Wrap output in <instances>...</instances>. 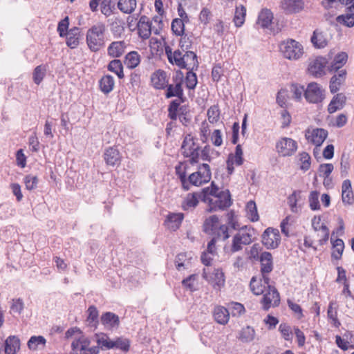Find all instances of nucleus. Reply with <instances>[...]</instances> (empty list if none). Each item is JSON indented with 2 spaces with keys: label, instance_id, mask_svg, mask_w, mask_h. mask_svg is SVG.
Segmentation results:
<instances>
[{
  "label": "nucleus",
  "instance_id": "f257e3e1",
  "mask_svg": "<svg viewBox=\"0 0 354 354\" xmlns=\"http://www.w3.org/2000/svg\"><path fill=\"white\" fill-rule=\"evenodd\" d=\"M105 32L106 26L102 22L93 25L87 30L86 44L92 52L98 51L104 45Z\"/></svg>",
  "mask_w": 354,
  "mask_h": 354
},
{
  "label": "nucleus",
  "instance_id": "f03ea898",
  "mask_svg": "<svg viewBox=\"0 0 354 354\" xmlns=\"http://www.w3.org/2000/svg\"><path fill=\"white\" fill-rule=\"evenodd\" d=\"M219 223V218L217 215H212L209 217L205 218L203 223V232L209 235H213L214 236L208 242L207 246V253L212 255L216 254V243L217 239L221 237V233L219 232H215L217 228V224Z\"/></svg>",
  "mask_w": 354,
  "mask_h": 354
},
{
  "label": "nucleus",
  "instance_id": "7ed1b4c3",
  "mask_svg": "<svg viewBox=\"0 0 354 354\" xmlns=\"http://www.w3.org/2000/svg\"><path fill=\"white\" fill-rule=\"evenodd\" d=\"M214 197L216 198V200L210 198L207 201L206 203L209 205L208 209H207L208 212H214L218 209L225 210L233 203L231 193L228 189L221 191L220 194Z\"/></svg>",
  "mask_w": 354,
  "mask_h": 354
},
{
  "label": "nucleus",
  "instance_id": "20e7f679",
  "mask_svg": "<svg viewBox=\"0 0 354 354\" xmlns=\"http://www.w3.org/2000/svg\"><path fill=\"white\" fill-rule=\"evenodd\" d=\"M280 50L288 59H298L303 54V47L297 41L290 39L281 43Z\"/></svg>",
  "mask_w": 354,
  "mask_h": 354
},
{
  "label": "nucleus",
  "instance_id": "39448f33",
  "mask_svg": "<svg viewBox=\"0 0 354 354\" xmlns=\"http://www.w3.org/2000/svg\"><path fill=\"white\" fill-rule=\"evenodd\" d=\"M325 91L317 82H310L304 92L306 100L311 104L321 103L325 98Z\"/></svg>",
  "mask_w": 354,
  "mask_h": 354
},
{
  "label": "nucleus",
  "instance_id": "423d86ee",
  "mask_svg": "<svg viewBox=\"0 0 354 354\" xmlns=\"http://www.w3.org/2000/svg\"><path fill=\"white\" fill-rule=\"evenodd\" d=\"M261 243L268 250L276 249L281 243V235L277 228L269 227L261 235Z\"/></svg>",
  "mask_w": 354,
  "mask_h": 354
},
{
  "label": "nucleus",
  "instance_id": "0eeeda50",
  "mask_svg": "<svg viewBox=\"0 0 354 354\" xmlns=\"http://www.w3.org/2000/svg\"><path fill=\"white\" fill-rule=\"evenodd\" d=\"M297 142L292 138L283 137L276 143V149L279 156H291L297 151Z\"/></svg>",
  "mask_w": 354,
  "mask_h": 354
},
{
  "label": "nucleus",
  "instance_id": "6e6552de",
  "mask_svg": "<svg viewBox=\"0 0 354 354\" xmlns=\"http://www.w3.org/2000/svg\"><path fill=\"white\" fill-rule=\"evenodd\" d=\"M261 299V304H263V309L268 310L271 306L272 301H273L272 306L276 307L280 304V295L277 289L275 287H269L266 292H263Z\"/></svg>",
  "mask_w": 354,
  "mask_h": 354
},
{
  "label": "nucleus",
  "instance_id": "1a4fd4ad",
  "mask_svg": "<svg viewBox=\"0 0 354 354\" xmlns=\"http://www.w3.org/2000/svg\"><path fill=\"white\" fill-rule=\"evenodd\" d=\"M100 323L108 330L116 329L120 326V321L118 315L112 312H104L100 316Z\"/></svg>",
  "mask_w": 354,
  "mask_h": 354
},
{
  "label": "nucleus",
  "instance_id": "9d476101",
  "mask_svg": "<svg viewBox=\"0 0 354 354\" xmlns=\"http://www.w3.org/2000/svg\"><path fill=\"white\" fill-rule=\"evenodd\" d=\"M104 159L108 166H118L121 163L122 156L116 147H109L104 153Z\"/></svg>",
  "mask_w": 354,
  "mask_h": 354
},
{
  "label": "nucleus",
  "instance_id": "9b49d317",
  "mask_svg": "<svg viewBox=\"0 0 354 354\" xmlns=\"http://www.w3.org/2000/svg\"><path fill=\"white\" fill-rule=\"evenodd\" d=\"M347 76L346 69L340 70L336 72L330 80L329 88L331 93H336L340 86L344 84Z\"/></svg>",
  "mask_w": 354,
  "mask_h": 354
},
{
  "label": "nucleus",
  "instance_id": "f8f14e48",
  "mask_svg": "<svg viewBox=\"0 0 354 354\" xmlns=\"http://www.w3.org/2000/svg\"><path fill=\"white\" fill-rule=\"evenodd\" d=\"M281 8L287 15L298 13L304 9L303 0H282Z\"/></svg>",
  "mask_w": 354,
  "mask_h": 354
},
{
  "label": "nucleus",
  "instance_id": "ddd939ff",
  "mask_svg": "<svg viewBox=\"0 0 354 354\" xmlns=\"http://www.w3.org/2000/svg\"><path fill=\"white\" fill-rule=\"evenodd\" d=\"M328 135V132L326 129L322 128H316L314 129L311 135L308 136L307 133H306V138L315 145L316 147H320L324 140L326 139Z\"/></svg>",
  "mask_w": 354,
  "mask_h": 354
},
{
  "label": "nucleus",
  "instance_id": "4468645a",
  "mask_svg": "<svg viewBox=\"0 0 354 354\" xmlns=\"http://www.w3.org/2000/svg\"><path fill=\"white\" fill-rule=\"evenodd\" d=\"M327 59L323 57H317L308 66V71L313 75L317 77L324 74V68L327 64Z\"/></svg>",
  "mask_w": 354,
  "mask_h": 354
},
{
  "label": "nucleus",
  "instance_id": "2eb2a0df",
  "mask_svg": "<svg viewBox=\"0 0 354 354\" xmlns=\"http://www.w3.org/2000/svg\"><path fill=\"white\" fill-rule=\"evenodd\" d=\"M151 82L155 88L165 89L168 84L167 73L161 69L156 71L151 76Z\"/></svg>",
  "mask_w": 354,
  "mask_h": 354
},
{
  "label": "nucleus",
  "instance_id": "dca6fc26",
  "mask_svg": "<svg viewBox=\"0 0 354 354\" xmlns=\"http://www.w3.org/2000/svg\"><path fill=\"white\" fill-rule=\"evenodd\" d=\"M110 25V30L113 36L116 38L121 37L125 30V21L119 17H115L108 20Z\"/></svg>",
  "mask_w": 354,
  "mask_h": 354
},
{
  "label": "nucleus",
  "instance_id": "f3484780",
  "mask_svg": "<svg viewBox=\"0 0 354 354\" xmlns=\"http://www.w3.org/2000/svg\"><path fill=\"white\" fill-rule=\"evenodd\" d=\"M151 21H149V18L142 15L140 17L138 24L137 28L140 36L143 39H148L151 34Z\"/></svg>",
  "mask_w": 354,
  "mask_h": 354
},
{
  "label": "nucleus",
  "instance_id": "a211bd4d",
  "mask_svg": "<svg viewBox=\"0 0 354 354\" xmlns=\"http://www.w3.org/2000/svg\"><path fill=\"white\" fill-rule=\"evenodd\" d=\"M261 263V273L269 274L273 270V258L270 252H263L261 254L260 259Z\"/></svg>",
  "mask_w": 354,
  "mask_h": 354
},
{
  "label": "nucleus",
  "instance_id": "6ab92c4d",
  "mask_svg": "<svg viewBox=\"0 0 354 354\" xmlns=\"http://www.w3.org/2000/svg\"><path fill=\"white\" fill-rule=\"evenodd\" d=\"M346 97L342 93H337L333 96L330 104L328 106V111L329 113H333L337 110L342 109L346 104Z\"/></svg>",
  "mask_w": 354,
  "mask_h": 354
},
{
  "label": "nucleus",
  "instance_id": "aec40b11",
  "mask_svg": "<svg viewBox=\"0 0 354 354\" xmlns=\"http://www.w3.org/2000/svg\"><path fill=\"white\" fill-rule=\"evenodd\" d=\"M21 342L16 335H10L4 342V351L6 354H16L20 349Z\"/></svg>",
  "mask_w": 354,
  "mask_h": 354
},
{
  "label": "nucleus",
  "instance_id": "412c9836",
  "mask_svg": "<svg viewBox=\"0 0 354 354\" xmlns=\"http://www.w3.org/2000/svg\"><path fill=\"white\" fill-rule=\"evenodd\" d=\"M183 218V213H169L166 218L165 223L169 228L176 231L180 227Z\"/></svg>",
  "mask_w": 354,
  "mask_h": 354
},
{
  "label": "nucleus",
  "instance_id": "4be33fe9",
  "mask_svg": "<svg viewBox=\"0 0 354 354\" xmlns=\"http://www.w3.org/2000/svg\"><path fill=\"white\" fill-rule=\"evenodd\" d=\"M213 316L214 320L219 324H226L230 319V312L227 308L218 306L214 308Z\"/></svg>",
  "mask_w": 354,
  "mask_h": 354
},
{
  "label": "nucleus",
  "instance_id": "5701e85b",
  "mask_svg": "<svg viewBox=\"0 0 354 354\" xmlns=\"http://www.w3.org/2000/svg\"><path fill=\"white\" fill-rule=\"evenodd\" d=\"M80 28L78 27H73L71 28L66 36V45L70 48L73 49L75 48L80 43Z\"/></svg>",
  "mask_w": 354,
  "mask_h": 354
},
{
  "label": "nucleus",
  "instance_id": "b1692460",
  "mask_svg": "<svg viewBox=\"0 0 354 354\" xmlns=\"http://www.w3.org/2000/svg\"><path fill=\"white\" fill-rule=\"evenodd\" d=\"M126 44L124 41H113L107 48L108 55L113 58L121 57L124 53Z\"/></svg>",
  "mask_w": 354,
  "mask_h": 354
},
{
  "label": "nucleus",
  "instance_id": "393cba45",
  "mask_svg": "<svg viewBox=\"0 0 354 354\" xmlns=\"http://www.w3.org/2000/svg\"><path fill=\"white\" fill-rule=\"evenodd\" d=\"M274 19L272 12L268 8H263L259 14L257 23L263 28H268Z\"/></svg>",
  "mask_w": 354,
  "mask_h": 354
},
{
  "label": "nucleus",
  "instance_id": "a878e982",
  "mask_svg": "<svg viewBox=\"0 0 354 354\" xmlns=\"http://www.w3.org/2000/svg\"><path fill=\"white\" fill-rule=\"evenodd\" d=\"M218 186L215 183L214 181H212L210 184L209 187H207L203 188L201 193L199 194L200 199L204 202L207 203V201L210 199V196H215L220 194Z\"/></svg>",
  "mask_w": 354,
  "mask_h": 354
},
{
  "label": "nucleus",
  "instance_id": "bb28decb",
  "mask_svg": "<svg viewBox=\"0 0 354 354\" xmlns=\"http://www.w3.org/2000/svg\"><path fill=\"white\" fill-rule=\"evenodd\" d=\"M310 41L315 48H324L328 45V40L325 34L317 29L314 30Z\"/></svg>",
  "mask_w": 354,
  "mask_h": 354
},
{
  "label": "nucleus",
  "instance_id": "cd10ccee",
  "mask_svg": "<svg viewBox=\"0 0 354 354\" xmlns=\"http://www.w3.org/2000/svg\"><path fill=\"white\" fill-rule=\"evenodd\" d=\"M330 243L332 244L333 250L331 252V258L335 260H339L342 259V254L344 249V243L341 239H333L330 238Z\"/></svg>",
  "mask_w": 354,
  "mask_h": 354
},
{
  "label": "nucleus",
  "instance_id": "c85d7f7f",
  "mask_svg": "<svg viewBox=\"0 0 354 354\" xmlns=\"http://www.w3.org/2000/svg\"><path fill=\"white\" fill-rule=\"evenodd\" d=\"M95 337L97 338V346H99V350H110L113 349V342L104 333H95Z\"/></svg>",
  "mask_w": 354,
  "mask_h": 354
},
{
  "label": "nucleus",
  "instance_id": "c756f323",
  "mask_svg": "<svg viewBox=\"0 0 354 354\" xmlns=\"http://www.w3.org/2000/svg\"><path fill=\"white\" fill-rule=\"evenodd\" d=\"M88 316L86 322L90 327H93L96 329L99 325V312L96 306L91 305L87 310Z\"/></svg>",
  "mask_w": 354,
  "mask_h": 354
},
{
  "label": "nucleus",
  "instance_id": "7c9ffc66",
  "mask_svg": "<svg viewBox=\"0 0 354 354\" xmlns=\"http://www.w3.org/2000/svg\"><path fill=\"white\" fill-rule=\"evenodd\" d=\"M136 0H118V8L123 13L131 14L136 8Z\"/></svg>",
  "mask_w": 354,
  "mask_h": 354
},
{
  "label": "nucleus",
  "instance_id": "2f4dec72",
  "mask_svg": "<svg viewBox=\"0 0 354 354\" xmlns=\"http://www.w3.org/2000/svg\"><path fill=\"white\" fill-rule=\"evenodd\" d=\"M114 79L110 75L103 76L99 82L100 90L104 94H109L114 87Z\"/></svg>",
  "mask_w": 354,
  "mask_h": 354
},
{
  "label": "nucleus",
  "instance_id": "473e14b6",
  "mask_svg": "<svg viewBox=\"0 0 354 354\" xmlns=\"http://www.w3.org/2000/svg\"><path fill=\"white\" fill-rule=\"evenodd\" d=\"M47 66L40 64L36 66L32 73V80L35 84L39 85L46 75Z\"/></svg>",
  "mask_w": 354,
  "mask_h": 354
},
{
  "label": "nucleus",
  "instance_id": "72a5a7b5",
  "mask_svg": "<svg viewBox=\"0 0 354 354\" xmlns=\"http://www.w3.org/2000/svg\"><path fill=\"white\" fill-rule=\"evenodd\" d=\"M198 171H200L199 178L202 181V185L210 181L212 172L210 167L207 163H202L198 166Z\"/></svg>",
  "mask_w": 354,
  "mask_h": 354
},
{
  "label": "nucleus",
  "instance_id": "f704fd0d",
  "mask_svg": "<svg viewBox=\"0 0 354 354\" xmlns=\"http://www.w3.org/2000/svg\"><path fill=\"white\" fill-rule=\"evenodd\" d=\"M140 57L138 52L131 51L124 57V64L129 68H135L140 62Z\"/></svg>",
  "mask_w": 354,
  "mask_h": 354
},
{
  "label": "nucleus",
  "instance_id": "c9c22d12",
  "mask_svg": "<svg viewBox=\"0 0 354 354\" xmlns=\"http://www.w3.org/2000/svg\"><path fill=\"white\" fill-rule=\"evenodd\" d=\"M183 56L182 52L179 49L174 50L171 56L172 63L171 64L176 65L180 68L189 69V65L191 64H187Z\"/></svg>",
  "mask_w": 354,
  "mask_h": 354
},
{
  "label": "nucleus",
  "instance_id": "e433bc0d",
  "mask_svg": "<svg viewBox=\"0 0 354 354\" xmlns=\"http://www.w3.org/2000/svg\"><path fill=\"white\" fill-rule=\"evenodd\" d=\"M190 66L191 65H189V69H187L188 71L186 73L185 82L187 88L194 90L198 84V79L196 73L194 72L195 69L190 68Z\"/></svg>",
  "mask_w": 354,
  "mask_h": 354
},
{
  "label": "nucleus",
  "instance_id": "4c0bfd02",
  "mask_svg": "<svg viewBox=\"0 0 354 354\" xmlns=\"http://www.w3.org/2000/svg\"><path fill=\"white\" fill-rule=\"evenodd\" d=\"M255 330L250 326L244 327L240 331L239 339L242 342H250L254 339Z\"/></svg>",
  "mask_w": 354,
  "mask_h": 354
},
{
  "label": "nucleus",
  "instance_id": "58836bf2",
  "mask_svg": "<svg viewBox=\"0 0 354 354\" xmlns=\"http://www.w3.org/2000/svg\"><path fill=\"white\" fill-rule=\"evenodd\" d=\"M250 288L255 295H261L263 294L267 288L263 284L262 280H257L256 277H252L250 282Z\"/></svg>",
  "mask_w": 354,
  "mask_h": 354
},
{
  "label": "nucleus",
  "instance_id": "ea45409f",
  "mask_svg": "<svg viewBox=\"0 0 354 354\" xmlns=\"http://www.w3.org/2000/svg\"><path fill=\"white\" fill-rule=\"evenodd\" d=\"M131 346V342L127 338L122 337H116L113 342V348L119 349L124 353L129 351Z\"/></svg>",
  "mask_w": 354,
  "mask_h": 354
},
{
  "label": "nucleus",
  "instance_id": "a19ab883",
  "mask_svg": "<svg viewBox=\"0 0 354 354\" xmlns=\"http://www.w3.org/2000/svg\"><path fill=\"white\" fill-rule=\"evenodd\" d=\"M201 150V147L199 146L196 147L195 149H193L191 151H187V150H185L182 152L183 156L185 158H189L188 162L192 165H194L198 164L199 162L200 153L199 151Z\"/></svg>",
  "mask_w": 354,
  "mask_h": 354
},
{
  "label": "nucleus",
  "instance_id": "79ce46f5",
  "mask_svg": "<svg viewBox=\"0 0 354 354\" xmlns=\"http://www.w3.org/2000/svg\"><path fill=\"white\" fill-rule=\"evenodd\" d=\"M184 52L185 54L183 56L184 57V60H185L187 64H191L190 68L197 71L199 67V62L198 61L196 54L189 50H185Z\"/></svg>",
  "mask_w": 354,
  "mask_h": 354
},
{
  "label": "nucleus",
  "instance_id": "37998d69",
  "mask_svg": "<svg viewBox=\"0 0 354 354\" xmlns=\"http://www.w3.org/2000/svg\"><path fill=\"white\" fill-rule=\"evenodd\" d=\"M246 15V8L243 6L240 8L236 7L233 21L236 27H241L245 21Z\"/></svg>",
  "mask_w": 354,
  "mask_h": 354
},
{
  "label": "nucleus",
  "instance_id": "c03bdc74",
  "mask_svg": "<svg viewBox=\"0 0 354 354\" xmlns=\"http://www.w3.org/2000/svg\"><path fill=\"white\" fill-rule=\"evenodd\" d=\"M116 0H102L101 2V12L106 17L110 16L115 10Z\"/></svg>",
  "mask_w": 354,
  "mask_h": 354
},
{
  "label": "nucleus",
  "instance_id": "a18cd8bd",
  "mask_svg": "<svg viewBox=\"0 0 354 354\" xmlns=\"http://www.w3.org/2000/svg\"><path fill=\"white\" fill-rule=\"evenodd\" d=\"M183 91V86L178 84H168L165 86V96L167 99L178 96V94Z\"/></svg>",
  "mask_w": 354,
  "mask_h": 354
},
{
  "label": "nucleus",
  "instance_id": "49530a36",
  "mask_svg": "<svg viewBox=\"0 0 354 354\" xmlns=\"http://www.w3.org/2000/svg\"><path fill=\"white\" fill-rule=\"evenodd\" d=\"M185 20L174 19L171 22V30L176 36H183L185 33ZM187 22V21H185Z\"/></svg>",
  "mask_w": 354,
  "mask_h": 354
},
{
  "label": "nucleus",
  "instance_id": "de8ad7c7",
  "mask_svg": "<svg viewBox=\"0 0 354 354\" xmlns=\"http://www.w3.org/2000/svg\"><path fill=\"white\" fill-rule=\"evenodd\" d=\"M220 109L218 104L211 106L207 112L208 120L210 123H216L220 120Z\"/></svg>",
  "mask_w": 354,
  "mask_h": 354
},
{
  "label": "nucleus",
  "instance_id": "09e8293b",
  "mask_svg": "<svg viewBox=\"0 0 354 354\" xmlns=\"http://www.w3.org/2000/svg\"><path fill=\"white\" fill-rule=\"evenodd\" d=\"M290 91L292 93V97L297 101H301L302 95H304L306 88L303 85L298 83H292L290 86Z\"/></svg>",
  "mask_w": 354,
  "mask_h": 354
},
{
  "label": "nucleus",
  "instance_id": "8fccbe9b",
  "mask_svg": "<svg viewBox=\"0 0 354 354\" xmlns=\"http://www.w3.org/2000/svg\"><path fill=\"white\" fill-rule=\"evenodd\" d=\"M246 209L248 212V218L252 222L257 221L259 216L257 212L256 203L253 201H250L246 205Z\"/></svg>",
  "mask_w": 354,
  "mask_h": 354
},
{
  "label": "nucleus",
  "instance_id": "3c124183",
  "mask_svg": "<svg viewBox=\"0 0 354 354\" xmlns=\"http://www.w3.org/2000/svg\"><path fill=\"white\" fill-rule=\"evenodd\" d=\"M198 198H200L199 194L198 193L189 194L184 201L185 205H183V209L186 210L189 207H196L198 204Z\"/></svg>",
  "mask_w": 354,
  "mask_h": 354
},
{
  "label": "nucleus",
  "instance_id": "603ef678",
  "mask_svg": "<svg viewBox=\"0 0 354 354\" xmlns=\"http://www.w3.org/2000/svg\"><path fill=\"white\" fill-rule=\"evenodd\" d=\"M298 156L299 160L301 163L300 169L304 171H308L310 168L311 165V158L310 155L306 151H302L299 153Z\"/></svg>",
  "mask_w": 354,
  "mask_h": 354
},
{
  "label": "nucleus",
  "instance_id": "864d4df0",
  "mask_svg": "<svg viewBox=\"0 0 354 354\" xmlns=\"http://www.w3.org/2000/svg\"><path fill=\"white\" fill-rule=\"evenodd\" d=\"M179 106L180 102L178 100H173L170 102L168 106V117L171 120H177Z\"/></svg>",
  "mask_w": 354,
  "mask_h": 354
},
{
  "label": "nucleus",
  "instance_id": "5fc2aeb1",
  "mask_svg": "<svg viewBox=\"0 0 354 354\" xmlns=\"http://www.w3.org/2000/svg\"><path fill=\"white\" fill-rule=\"evenodd\" d=\"M24 183L26 185V188L28 190H33L37 188L39 178L37 176H33L32 174H28L25 176L24 178Z\"/></svg>",
  "mask_w": 354,
  "mask_h": 354
},
{
  "label": "nucleus",
  "instance_id": "6e6d98bb",
  "mask_svg": "<svg viewBox=\"0 0 354 354\" xmlns=\"http://www.w3.org/2000/svg\"><path fill=\"white\" fill-rule=\"evenodd\" d=\"M319 195V193L317 191H312L310 193L308 198L309 206L313 211L318 210L320 209Z\"/></svg>",
  "mask_w": 354,
  "mask_h": 354
},
{
  "label": "nucleus",
  "instance_id": "4d7b16f0",
  "mask_svg": "<svg viewBox=\"0 0 354 354\" xmlns=\"http://www.w3.org/2000/svg\"><path fill=\"white\" fill-rule=\"evenodd\" d=\"M46 339L43 336H32L29 339L27 345L29 349L36 350L38 345H44L46 344Z\"/></svg>",
  "mask_w": 354,
  "mask_h": 354
},
{
  "label": "nucleus",
  "instance_id": "13d9d810",
  "mask_svg": "<svg viewBox=\"0 0 354 354\" xmlns=\"http://www.w3.org/2000/svg\"><path fill=\"white\" fill-rule=\"evenodd\" d=\"M227 225L235 230H240V225L236 218L235 212L234 210H230L226 214Z\"/></svg>",
  "mask_w": 354,
  "mask_h": 354
},
{
  "label": "nucleus",
  "instance_id": "bf43d9fd",
  "mask_svg": "<svg viewBox=\"0 0 354 354\" xmlns=\"http://www.w3.org/2000/svg\"><path fill=\"white\" fill-rule=\"evenodd\" d=\"M243 243H241V233H236L232 239V245L230 247V253L233 254L236 252L241 251L243 249Z\"/></svg>",
  "mask_w": 354,
  "mask_h": 354
},
{
  "label": "nucleus",
  "instance_id": "052dcab7",
  "mask_svg": "<svg viewBox=\"0 0 354 354\" xmlns=\"http://www.w3.org/2000/svg\"><path fill=\"white\" fill-rule=\"evenodd\" d=\"M336 21L349 28L354 26V17H352V15L346 14L339 15L337 17Z\"/></svg>",
  "mask_w": 354,
  "mask_h": 354
},
{
  "label": "nucleus",
  "instance_id": "680f3d73",
  "mask_svg": "<svg viewBox=\"0 0 354 354\" xmlns=\"http://www.w3.org/2000/svg\"><path fill=\"white\" fill-rule=\"evenodd\" d=\"M69 18L66 16L64 19H62L57 26V32L61 37L66 36L68 30Z\"/></svg>",
  "mask_w": 354,
  "mask_h": 354
},
{
  "label": "nucleus",
  "instance_id": "e2e57ef3",
  "mask_svg": "<svg viewBox=\"0 0 354 354\" xmlns=\"http://www.w3.org/2000/svg\"><path fill=\"white\" fill-rule=\"evenodd\" d=\"M350 169L349 157L348 155L343 153L341 156L340 172L342 177H345L348 174Z\"/></svg>",
  "mask_w": 354,
  "mask_h": 354
},
{
  "label": "nucleus",
  "instance_id": "0e129e2a",
  "mask_svg": "<svg viewBox=\"0 0 354 354\" xmlns=\"http://www.w3.org/2000/svg\"><path fill=\"white\" fill-rule=\"evenodd\" d=\"M334 169V166L332 163H323L319 165L318 168V172L319 176L324 178L329 177L330 174Z\"/></svg>",
  "mask_w": 354,
  "mask_h": 354
},
{
  "label": "nucleus",
  "instance_id": "69168bd1",
  "mask_svg": "<svg viewBox=\"0 0 354 354\" xmlns=\"http://www.w3.org/2000/svg\"><path fill=\"white\" fill-rule=\"evenodd\" d=\"M279 330L280 331L282 337L286 341H290L292 339L291 335V328L286 323H281L279 326Z\"/></svg>",
  "mask_w": 354,
  "mask_h": 354
},
{
  "label": "nucleus",
  "instance_id": "338daca9",
  "mask_svg": "<svg viewBox=\"0 0 354 354\" xmlns=\"http://www.w3.org/2000/svg\"><path fill=\"white\" fill-rule=\"evenodd\" d=\"M281 122V128L285 129L290 126L292 117L289 111L286 109H283L280 112Z\"/></svg>",
  "mask_w": 354,
  "mask_h": 354
},
{
  "label": "nucleus",
  "instance_id": "774afa93",
  "mask_svg": "<svg viewBox=\"0 0 354 354\" xmlns=\"http://www.w3.org/2000/svg\"><path fill=\"white\" fill-rule=\"evenodd\" d=\"M180 39L179 41V46L183 51L188 50L192 47V40L188 37L187 35H183L180 36Z\"/></svg>",
  "mask_w": 354,
  "mask_h": 354
}]
</instances>
